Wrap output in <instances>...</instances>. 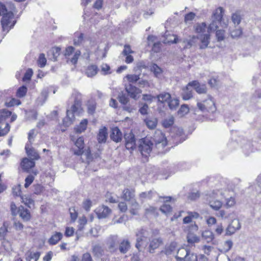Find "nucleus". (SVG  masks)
<instances>
[{"mask_svg": "<svg viewBox=\"0 0 261 261\" xmlns=\"http://www.w3.org/2000/svg\"><path fill=\"white\" fill-rule=\"evenodd\" d=\"M21 198L22 202L30 208L34 205V201L29 195H22Z\"/></svg>", "mask_w": 261, "mask_h": 261, "instance_id": "obj_36", "label": "nucleus"}, {"mask_svg": "<svg viewBox=\"0 0 261 261\" xmlns=\"http://www.w3.org/2000/svg\"><path fill=\"white\" fill-rule=\"evenodd\" d=\"M145 123L149 129H154L158 123L157 119L155 118H147L145 120Z\"/></svg>", "mask_w": 261, "mask_h": 261, "instance_id": "obj_33", "label": "nucleus"}, {"mask_svg": "<svg viewBox=\"0 0 261 261\" xmlns=\"http://www.w3.org/2000/svg\"><path fill=\"white\" fill-rule=\"evenodd\" d=\"M108 137L107 129L106 127H103L99 130L97 135V140L99 143H105Z\"/></svg>", "mask_w": 261, "mask_h": 261, "instance_id": "obj_22", "label": "nucleus"}, {"mask_svg": "<svg viewBox=\"0 0 261 261\" xmlns=\"http://www.w3.org/2000/svg\"><path fill=\"white\" fill-rule=\"evenodd\" d=\"M46 63V59L45 57V55L44 54H41L39 55L38 60V64L40 67L43 68L44 67Z\"/></svg>", "mask_w": 261, "mask_h": 261, "instance_id": "obj_49", "label": "nucleus"}, {"mask_svg": "<svg viewBox=\"0 0 261 261\" xmlns=\"http://www.w3.org/2000/svg\"><path fill=\"white\" fill-rule=\"evenodd\" d=\"M8 223L4 222L3 226L0 228V240L4 239L8 231Z\"/></svg>", "mask_w": 261, "mask_h": 261, "instance_id": "obj_42", "label": "nucleus"}, {"mask_svg": "<svg viewBox=\"0 0 261 261\" xmlns=\"http://www.w3.org/2000/svg\"><path fill=\"white\" fill-rule=\"evenodd\" d=\"M216 36L218 41H221L224 39V31L223 30H218L216 32Z\"/></svg>", "mask_w": 261, "mask_h": 261, "instance_id": "obj_61", "label": "nucleus"}, {"mask_svg": "<svg viewBox=\"0 0 261 261\" xmlns=\"http://www.w3.org/2000/svg\"><path fill=\"white\" fill-rule=\"evenodd\" d=\"M194 28L196 32L198 34V35L205 34L204 33L206 32V30L207 31V27L205 22L196 24L194 26Z\"/></svg>", "mask_w": 261, "mask_h": 261, "instance_id": "obj_25", "label": "nucleus"}, {"mask_svg": "<svg viewBox=\"0 0 261 261\" xmlns=\"http://www.w3.org/2000/svg\"><path fill=\"white\" fill-rule=\"evenodd\" d=\"M10 126L8 123L5 124L4 128L0 126V136H4L7 135L10 131Z\"/></svg>", "mask_w": 261, "mask_h": 261, "instance_id": "obj_53", "label": "nucleus"}, {"mask_svg": "<svg viewBox=\"0 0 261 261\" xmlns=\"http://www.w3.org/2000/svg\"><path fill=\"white\" fill-rule=\"evenodd\" d=\"M13 193L16 196H20L21 197V191L20 185H18L13 188Z\"/></svg>", "mask_w": 261, "mask_h": 261, "instance_id": "obj_62", "label": "nucleus"}, {"mask_svg": "<svg viewBox=\"0 0 261 261\" xmlns=\"http://www.w3.org/2000/svg\"><path fill=\"white\" fill-rule=\"evenodd\" d=\"M118 99L119 102L124 105H125L128 101V98L122 92L119 94V95L118 96Z\"/></svg>", "mask_w": 261, "mask_h": 261, "instance_id": "obj_54", "label": "nucleus"}, {"mask_svg": "<svg viewBox=\"0 0 261 261\" xmlns=\"http://www.w3.org/2000/svg\"><path fill=\"white\" fill-rule=\"evenodd\" d=\"M152 139L156 147L164 148L167 144V139L165 135L159 129L155 131Z\"/></svg>", "mask_w": 261, "mask_h": 261, "instance_id": "obj_7", "label": "nucleus"}, {"mask_svg": "<svg viewBox=\"0 0 261 261\" xmlns=\"http://www.w3.org/2000/svg\"><path fill=\"white\" fill-rule=\"evenodd\" d=\"M155 194V193L153 191H149L148 192H142L140 194V197L142 199H150L154 196Z\"/></svg>", "mask_w": 261, "mask_h": 261, "instance_id": "obj_43", "label": "nucleus"}, {"mask_svg": "<svg viewBox=\"0 0 261 261\" xmlns=\"http://www.w3.org/2000/svg\"><path fill=\"white\" fill-rule=\"evenodd\" d=\"M19 217L23 221H28L31 219V214L29 210L24 208L23 206H20L18 208Z\"/></svg>", "mask_w": 261, "mask_h": 261, "instance_id": "obj_16", "label": "nucleus"}, {"mask_svg": "<svg viewBox=\"0 0 261 261\" xmlns=\"http://www.w3.org/2000/svg\"><path fill=\"white\" fill-rule=\"evenodd\" d=\"M80 155H82L83 156L85 157L84 159L82 158L83 162L85 161L89 163L92 160V159L90 150L89 148L85 150H83V153Z\"/></svg>", "mask_w": 261, "mask_h": 261, "instance_id": "obj_39", "label": "nucleus"}, {"mask_svg": "<svg viewBox=\"0 0 261 261\" xmlns=\"http://www.w3.org/2000/svg\"><path fill=\"white\" fill-rule=\"evenodd\" d=\"M84 39V34L81 33L77 37L74 39V45L79 46L81 45Z\"/></svg>", "mask_w": 261, "mask_h": 261, "instance_id": "obj_60", "label": "nucleus"}, {"mask_svg": "<svg viewBox=\"0 0 261 261\" xmlns=\"http://www.w3.org/2000/svg\"><path fill=\"white\" fill-rule=\"evenodd\" d=\"M202 236L207 242L211 241L214 239V235L212 231L210 230H205L202 233Z\"/></svg>", "mask_w": 261, "mask_h": 261, "instance_id": "obj_48", "label": "nucleus"}, {"mask_svg": "<svg viewBox=\"0 0 261 261\" xmlns=\"http://www.w3.org/2000/svg\"><path fill=\"white\" fill-rule=\"evenodd\" d=\"M187 241L189 243L194 244L195 243L199 242L200 239L196 235L192 233H189L187 236Z\"/></svg>", "mask_w": 261, "mask_h": 261, "instance_id": "obj_44", "label": "nucleus"}, {"mask_svg": "<svg viewBox=\"0 0 261 261\" xmlns=\"http://www.w3.org/2000/svg\"><path fill=\"white\" fill-rule=\"evenodd\" d=\"M163 243L162 239L161 238H154L150 242L149 252L153 253V251L158 248Z\"/></svg>", "mask_w": 261, "mask_h": 261, "instance_id": "obj_20", "label": "nucleus"}, {"mask_svg": "<svg viewBox=\"0 0 261 261\" xmlns=\"http://www.w3.org/2000/svg\"><path fill=\"white\" fill-rule=\"evenodd\" d=\"M27 88L25 86H22L19 87L16 93V95L18 97L22 98L24 97L27 92Z\"/></svg>", "mask_w": 261, "mask_h": 261, "instance_id": "obj_46", "label": "nucleus"}, {"mask_svg": "<svg viewBox=\"0 0 261 261\" xmlns=\"http://www.w3.org/2000/svg\"><path fill=\"white\" fill-rule=\"evenodd\" d=\"M129 83H136L140 80V74H127L125 77Z\"/></svg>", "mask_w": 261, "mask_h": 261, "instance_id": "obj_45", "label": "nucleus"}, {"mask_svg": "<svg viewBox=\"0 0 261 261\" xmlns=\"http://www.w3.org/2000/svg\"><path fill=\"white\" fill-rule=\"evenodd\" d=\"M153 143L148 138H144L140 141L139 149L143 156L147 157L151 152Z\"/></svg>", "mask_w": 261, "mask_h": 261, "instance_id": "obj_6", "label": "nucleus"}, {"mask_svg": "<svg viewBox=\"0 0 261 261\" xmlns=\"http://www.w3.org/2000/svg\"><path fill=\"white\" fill-rule=\"evenodd\" d=\"M197 106L199 110L202 112L213 113L216 110L215 103L210 96L201 102H197Z\"/></svg>", "mask_w": 261, "mask_h": 261, "instance_id": "obj_5", "label": "nucleus"}, {"mask_svg": "<svg viewBox=\"0 0 261 261\" xmlns=\"http://www.w3.org/2000/svg\"><path fill=\"white\" fill-rule=\"evenodd\" d=\"M125 90L130 97L135 99H137L140 97V94L142 92L140 89L131 84L125 86Z\"/></svg>", "mask_w": 261, "mask_h": 261, "instance_id": "obj_9", "label": "nucleus"}, {"mask_svg": "<svg viewBox=\"0 0 261 261\" xmlns=\"http://www.w3.org/2000/svg\"><path fill=\"white\" fill-rule=\"evenodd\" d=\"M195 17V14L193 12H190L186 14L185 16V22L188 23L189 21H192Z\"/></svg>", "mask_w": 261, "mask_h": 261, "instance_id": "obj_63", "label": "nucleus"}, {"mask_svg": "<svg viewBox=\"0 0 261 261\" xmlns=\"http://www.w3.org/2000/svg\"><path fill=\"white\" fill-rule=\"evenodd\" d=\"M150 70L154 73L156 77L160 78L162 76L163 70L155 64H152L150 66Z\"/></svg>", "mask_w": 261, "mask_h": 261, "instance_id": "obj_30", "label": "nucleus"}, {"mask_svg": "<svg viewBox=\"0 0 261 261\" xmlns=\"http://www.w3.org/2000/svg\"><path fill=\"white\" fill-rule=\"evenodd\" d=\"M201 42L200 45V48L204 49L208 47V45L210 43V35L208 33L205 34H201L198 35L197 37Z\"/></svg>", "mask_w": 261, "mask_h": 261, "instance_id": "obj_14", "label": "nucleus"}, {"mask_svg": "<svg viewBox=\"0 0 261 261\" xmlns=\"http://www.w3.org/2000/svg\"><path fill=\"white\" fill-rule=\"evenodd\" d=\"M75 148H73L74 154L80 155L83 152L84 147V139L82 137H79L75 142Z\"/></svg>", "mask_w": 261, "mask_h": 261, "instance_id": "obj_13", "label": "nucleus"}, {"mask_svg": "<svg viewBox=\"0 0 261 261\" xmlns=\"http://www.w3.org/2000/svg\"><path fill=\"white\" fill-rule=\"evenodd\" d=\"M172 210L171 206L168 203L164 204L161 207L160 211L164 214L167 215Z\"/></svg>", "mask_w": 261, "mask_h": 261, "instance_id": "obj_51", "label": "nucleus"}, {"mask_svg": "<svg viewBox=\"0 0 261 261\" xmlns=\"http://www.w3.org/2000/svg\"><path fill=\"white\" fill-rule=\"evenodd\" d=\"M188 86L194 87L196 91L199 94L205 93L206 92L205 86L204 85H200L199 83L197 81H193L189 83Z\"/></svg>", "mask_w": 261, "mask_h": 261, "instance_id": "obj_17", "label": "nucleus"}, {"mask_svg": "<svg viewBox=\"0 0 261 261\" xmlns=\"http://www.w3.org/2000/svg\"><path fill=\"white\" fill-rule=\"evenodd\" d=\"M178 38L176 35L173 34H166L165 39L163 40V42L165 44L167 43H176Z\"/></svg>", "mask_w": 261, "mask_h": 261, "instance_id": "obj_34", "label": "nucleus"}, {"mask_svg": "<svg viewBox=\"0 0 261 261\" xmlns=\"http://www.w3.org/2000/svg\"><path fill=\"white\" fill-rule=\"evenodd\" d=\"M231 20L234 24H239L241 22V16L237 13H233L231 16Z\"/></svg>", "mask_w": 261, "mask_h": 261, "instance_id": "obj_58", "label": "nucleus"}, {"mask_svg": "<svg viewBox=\"0 0 261 261\" xmlns=\"http://www.w3.org/2000/svg\"><path fill=\"white\" fill-rule=\"evenodd\" d=\"M136 236V247L140 250L141 247L146 246L145 243L146 242V239L148 237V232L146 229L142 228L137 233Z\"/></svg>", "mask_w": 261, "mask_h": 261, "instance_id": "obj_8", "label": "nucleus"}, {"mask_svg": "<svg viewBox=\"0 0 261 261\" xmlns=\"http://www.w3.org/2000/svg\"><path fill=\"white\" fill-rule=\"evenodd\" d=\"M98 71V67L96 65H91L88 66L86 70V74L88 77H93L95 76Z\"/></svg>", "mask_w": 261, "mask_h": 261, "instance_id": "obj_28", "label": "nucleus"}, {"mask_svg": "<svg viewBox=\"0 0 261 261\" xmlns=\"http://www.w3.org/2000/svg\"><path fill=\"white\" fill-rule=\"evenodd\" d=\"M179 105V100L177 98L171 99L168 102V105L171 110H175Z\"/></svg>", "mask_w": 261, "mask_h": 261, "instance_id": "obj_37", "label": "nucleus"}, {"mask_svg": "<svg viewBox=\"0 0 261 261\" xmlns=\"http://www.w3.org/2000/svg\"><path fill=\"white\" fill-rule=\"evenodd\" d=\"M174 123V118L172 116L165 119L163 122V126L166 128H168Z\"/></svg>", "mask_w": 261, "mask_h": 261, "instance_id": "obj_52", "label": "nucleus"}, {"mask_svg": "<svg viewBox=\"0 0 261 261\" xmlns=\"http://www.w3.org/2000/svg\"><path fill=\"white\" fill-rule=\"evenodd\" d=\"M191 86H188V84L186 88L182 89V93L181 94L182 98L185 100H188L193 97L192 91L190 89Z\"/></svg>", "mask_w": 261, "mask_h": 261, "instance_id": "obj_27", "label": "nucleus"}, {"mask_svg": "<svg viewBox=\"0 0 261 261\" xmlns=\"http://www.w3.org/2000/svg\"><path fill=\"white\" fill-rule=\"evenodd\" d=\"M216 215L217 217H221L222 219H226L229 217L230 214L227 213L224 210H221L217 213Z\"/></svg>", "mask_w": 261, "mask_h": 261, "instance_id": "obj_59", "label": "nucleus"}, {"mask_svg": "<svg viewBox=\"0 0 261 261\" xmlns=\"http://www.w3.org/2000/svg\"><path fill=\"white\" fill-rule=\"evenodd\" d=\"M241 228V224L238 219H233L231 223L227 226L225 234L230 236L233 234L237 230Z\"/></svg>", "mask_w": 261, "mask_h": 261, "instance_id": "obj_10", "label": "nucleus"}, {"mask_svg": "<svg viewBox=\"0 0 261 261\" xmlns=\"http://www.w3.org/2000/svg\"><path fill=\"white\" fill-rule=\"evenodd\" d=\"M88 124V120L86 119H84L82 120L80 124L77 125L75 127V130L77 133H81L85 131L87 128Z\"/></svg>", "mask_w": 261, "mask_h": 261, "instance_id": "obj_32", "label": "nucleus"}, {"mask_svg": "<svg viewBox=\"0 0 261 261\" xmlns=\"http://www.w3.org/2000/svg\"><path fill=\"white\" fill-rule=\"evenodd\" d=\"M184 261H197V255L189 251Z\"/></svg>", "mask_w": 261, "mask_h": 261, "instance_id": "obj_55", "label": "nucleus"}, {"mask_svg": "<svg viewBox=\"0 0 261 261\" xmlns=\"http://www.w3.org/2000/svg\"><path fill=\"white\" fill-rule=\"evenodd\" d=\"M190 251L185 248H179L175 256L177 261H184Z\"/></svg>", "mask_w": 261, "mask_h": 261, "instance_id": "obj_24", "label": "nucleus"}, {"mask_svg": "<svg viewBox=\"0 0 261 261\" xmlns=\"http://www.w3.org/2000/svg\"><path fill=\"white\" fill-rule=\"evenodd\" d=\"M110 67L107 64H102L101 65V71L104 75L110 74Z\"/></svg>", "mask_w": 261, "mask_h": 261, "instance_id": "obj_57", "label": "nucleus"}, {"mask_svg": "<svg viewBox=\"0 0 261 261\" xmlns=\"http://www.w3.org/2000/svg\"><path fill=\"white\" fill-rule=\"evenodd\" d=\"M156 98L158 99L159 102L164 103L165 102H168L171 99V96L169 93L163 92L158 95Z\"/></svg>", "mask_w": 261, "mask_h": 261, "instance_id": "obj_26", "label": "nucleus"}, {"mask_svg": "<svg viewBox=\"0 0 261 261\" xmlns=\"http://www.w3.org/2000/svg\"><path fill=\"white\" fill-rule=\"evenodd\" d=\"M63 238V234L60 232H56L49 239V244L54 245L57 244Z\"/></svg>", "mask_w": 261, "mask_h": 261, "instance_id": "obj_23", "label": "nucleus"}, {"mask_svg": "<svg viewBox=\"0 0 261 261\" xmlns=\"http://www.w3.org/2000/svg\"><path fill=\"white\" fill-rule=\"evenodd\" d=\"M189 112V108L187 105L184 104L181 106L180 109L177 112L178 115L180 117H183Z\"/></svg>", "mask_w": 261, "mask_h": 261, "instance_id": "obj_41", "label": "nucleus"}, {"mask_svg": "<svg viewBox=\"0 0 261 261\" xmlns=\"http://www.w3.org/2000/svg\"><path fill=\"white\" fill-rule=\"evenodd\" d=\"M177 247L176 242H171L169 245H167L165 248V253L166 255L171 254L175 250Z\"/></svg>", "mask_w": 261, "mask_h": 261, "instance_id": "obj_35", "label": "nucleus"}, {"mask_svg": "<svg viewBox=\"0 0 261 261\" xmlns=\"http://www.w3.org/2000/svg\"><path fill=\"white\" fill-rule=\"evenodd\" d=\"M31 145L27 144L25 147L26 152L29 156L31 158L32 160H37L39 158V155L38 153L32 148L30 146Z\"/></svg>", "mask_w": 261, "mask_h": 261, "instance_id": "obj_21", "label": "nucleus"}, {"mask_svg": "<svg viewBox=\"0 0 261 261\" xmlns=\"http://www.w3.org/2000/svg\"><path fill=\"white\" fill-rule=\"evenodd\" d=\"M0 15H3L1 20V24L3 30L8 33L14 25L15 21L13 20L14 14L11 11H8L5 6L0 3Z\"/></svg>", "mask_w": 261, "mask_h": 261, "instance_id": "obj_1", "label": "nucleus"}, {"mask_svg": "<svg viewBox=\"0 0 261 261\" xmlns=\"http://www.w3.org/2000/svg\"><path fill=\"white\" fill-rule=\"evenodd\" d=\"M12 115L11 111L7 109H3L0 111V123L6 120L8 117H10Z\"/></svg>", "mask_w": 261, "mask_h": 261, "instance_id": "obj_40", "label": "nucleus"}, {"mask_svg": "<svg viewBox=\"0 0 261 261\" xmlns=\"http://www.w3.org/2000/svg\"><path fill=\"white\" fill-rule=\"evenodd\" d=\"M125 147L127 149L133 150L136 146V139L134 135L129 133L124 135Z\"/></svg>", "mask_w": 261, "mask_h": 261, "instance_id": "obj_11", "label": "nucleus"}, {"mask_svg": "<svg viewBox=\"0 0 261 261\" xmlns=\"http://www.w3.org/2000/svg\"><path fill=\"white\" fill-rule=\"evenodd\" d=\"M83 112L81 107V101L80 100L75 99L73 105L71 107V110H67L66 111L67 119H69V124H70L74 119V115H79Z\"/></svg>", "mask_w": 261, "mask_h": 261, "instance_id": "obj_4", "label": "nucleus"}, {"mask_svg": "<svg viewBox=\"0 0 261 261\" xmlns=\"http://www.w3.org/2000/svg\"><path fill=\"white\" fill-rule=\"evenodd\" d=\"M95 212L98 218H105L111 213V210L108 206L101 205L98 207Z\"/></svg>", "mask_w": 261, "mask_h": 261, "instance_id": "obj_12", "label": "nucleus"}, {"mask_svg": "<svg viewBox=\"0 0 261 261\" xmlns=\"http://www.w3.org/2000/svg\"><path fill=\"white\" fill-rule=\"evenodd\" d=\"M21 165L23 170L29 172L31 168L35 166V163L34 160H30L28 158H24L21 163Z\"/></svg>", "mask_w": 261, "mask_h": 261, "instance_id": "obj_18", "label": "nucleus"}, {"mask_svg": "<svg viewBox=\"0 0 261 261\" xmlns=\"http://www.w3.org/2000/svg\"><path fill=\"white\" fill-rule=\"evenodd\" d=\"M34 177L33 176L30 175L28 176L25 179V188H28L34 181Z\"/></svg>", "mask_w": 261, "mask_h": 261, "instance_id": "obj_64", "label": "nucleus"}, {"mask_svg": "<svg viewBox=\"0 0 261 261\" xmlns=\"http://www.w3.org/2000/svg\"><path fill=\"white\" fill-rule=\"evenodd\" d=\"M40 254L39 252H28L26 254L27 261H37L40 257Z\"/></svg>", "mask_w": 261, "mask_h": 261, "instance_id": "obj_31", "label": "nucleus"}, {"mask_svg": "<svg viewBox=\"0 0 261 261\" xmlns=\"http://www.w3.org/2000/svg\"><path fill=\"white\" fill-rule=\"evenodd\" d=\"M61 48L59 47H53L48 53L53 56V58H51L54 61H57V58L60 55Z\"/></svg>", "mask_w": 261, "mask_h": 261, "instance_id": "obj_38", "label": "nucleus"}, {"mask_svg": "<svg viewBox=\"0 0 261 261\" xmlns=\"http://www.w3.org/2000/svg\"><path fill=\"white\" fill-rule=\"evenodd\" d=\"M134 193L133 189H125L123 191L122 198L126 201L130 200L135 196Z\"/></svg>", "mask_w": 261, "mask_h": 261, "instance_id": "obj_29", "label": "nucleus"}, {"mask_svg": "<svg viewBox=\"0 0 261 261\" xmlns=\"http://www.w3.org/2000/svg\"><path fill=\"white\" fill-rule=\"evenodd\" d=\"M21 102L19 100L15 98H11L9 101L6 102V105L8 107H11L14 106H18L20 105Z\"/></svg>", "mask_w": 261, "mask_h": 261, "instance_id": "obj_50", "label": "nucleus"}, {"mask_svg": "<svg viewBox=\"0 0 261 261\" xmlns=\"http://www.w3.org/2000/svg\"><path fill=\"white\" fill-rule=\"evenodd\" d=\"M33 73V70L31 69H28L23 77V81L26 82L28 81H30L31 79Z\"/></svg>", "mask_w": 261, "mask_h": 261, "instance_id": "obj_56", "label": "nucleus"}, {"mask_svg": "<svg viewBox=\"0 0 261 261\" xmlns=\"http://www.w3.org/2000/svg\"><path fill=\"white\" fill-rule=\"evenodd\" d=\"M110 137L113 141L116 142H119L122 140V134L120 130L117 127H115L112 129Z\"/></svg>", "mask_w": 261, "mask_h": 261, "instance_id": "obj_15", "label": "nucleus"}, {"mask_svg": "<svg viewBox=\"0 0 261 261\" xmlns=\"http://www.w3.org/2000/svg\"><path fill=\"white\" fill-rule=\"evenodd\" d=\"M93 252L96 256L100 257L102 255L103 250L101 247L98 245H95L93 247Z\"/></svg>", "mask_w": 261, "mask_h": 261, "instance_id": "obj_47", "label": "nucleus"}, {"mask_svg": "<svg viewBox=\"0 0 261 261\" xmlns=\"http://www.w3.org/2000/svg\"><path fill=\"white\" fill-rule=\"evenodd\" d=\"M223 9L222 7H219L213 13L212 16V22L207 28V33L215 31L218 27L223 17Z\"/></svg>", "mask_w": 261, "mask_h": 261, "instance_id": "obj_3", "label": "nucleus"}, {"mask_svg": "<svg viewBox=\"0 0 261 261\" xmlns=\"http://www.w3.org/2000/svg\"><path fill=\"white\" fill-rule=\"evenodd\" d=\"M223 197V193L221 191L216 190L207 195L206 200L210 206L217 211L222 206L221 200Z\"/></svg>", "mask_w": 261, "mask_h": 261, "instance_id": "obj_2", "label": "nucleus"}, {"mask_svg": "<svg viewBox=\"0 0 261 261\" xmlns=\"http://www.w3.org/2000/svg\"><path fill=\"white\" fill-rule=\"evenodd\" d=\"M130 247V242L127 239H124L120 242L119 250L121 253L125 254L129 250Z\"/></svg>", "mask_w": 261, "mask_h": 261, "instance_id": "obj_19", "label": "nucleus"}]
</instances>
